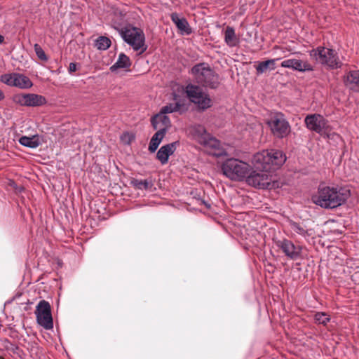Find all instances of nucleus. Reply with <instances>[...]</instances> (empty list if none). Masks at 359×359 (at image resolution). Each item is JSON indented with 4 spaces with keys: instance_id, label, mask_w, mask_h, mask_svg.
<instances>
[{
    "instance_id": "0eeeda50",
    "label": "nucleus",
    "mask_w": 359,
    "mask_h": 359,
    "mask_svg": "<svg viewBox=\"0 0 359 359\" xmlns=\"http://www.w3.org/2000/svg\"><path fill=\"white\" fill-rule=\"evenodd\" d=\"M271 132L276 137L283 139L291 132V127L282 113L271 111Z\"/></svg>"
},
{
    "instance_id": "f704fd0d",
    "label": "nucleus",
    "mask_w": 359,
    "mask_h": 359,
    "mask_svg": "<svg viewBox=\"0 0 359 359\" xmlns=\"http://www.w3.org/2000/svg\"><path fill=\"white\" fill-rule=\"evenodd\" d=\"M114 21H116V22H118H118H119V23H123V25H122V27H125L126 26V25H125V24H126V20L122 18V16H121V15H120V16H117V15H116L115 18H114V19L113 20V21H112V27H114Z\"/></svg>"
},
{
    "instance_id": "9b49d317",
    "label": "nucleus",
    "mask_w": 359,
    "mask_h": 359,
    "mask_svg": "<svg viewBox=\"0 0 359 359\" xmlns=\"http://www.w3.org/2000/svg\"><path fill=\"white\" fill-rule=\"evenodd\" d=\"M1 80L8 86L22 89H27L32 86V82L27 76L18 73L4 74Z\"/></svg>"
},
{
    "instance_id": "39448f33",
    "label": "nucleus",
    "mask_w": 359,
    "mask_h": 359,
    "mask_svg": "<svg viewBox=\"0 0 359 359\" xmlns=\"http://www.w3.org/2000/svg\"><path fill=\"white\" fill-rule=\"evenodd\" d=\"M309 55L317 63L327 66L332 69L340 68L341 66L337 53L332 48L318 46L309 51Z\"/></svg>"
},
{
    "instance_id": "6ab92c4d",
    "label": "nucleus",
    "mask_w": 359,
    "mask_h": 359,
    "mask_svg": "<svg viewBox=\"0 0 359 359\" xmlns=\"http://www.w3.org/2000/svg\"><path fill=\"white\" fill-rule=\"evenodd\" d=\"M151 125L155 130L165 129V133L170 126V120L166 114L160 111L151 118Z\"/></svg>"
},
{
    "instance_id": "e433bc0d",
    "label": "nucleus",
    "mask_w": 359,
    "mask_h": 359,
    "mask_svg": "<svg viewBox=\"0 0 359 359\" xmlns=\"http://www.w3.org/2000/svg\"><path fill=\"white\" fill-rule=\"evenodd\" d=\"M272 176L271 175V177ZM280 187V182H277V181H275V180H272L271 179V189H276V188H278Z\"/></svg>"
},
{
    "instance_id": "4be33fe9",
    "label": "nucleus",
    "mask_w": 359,
    "mask_h": 359,
    "mask_svg": "<svg viewBox=\"0 0 359 359\" xmlns=\"http://www.w3.org/2000/svg\"><path fill=\"white\" fill-rule=\"evenodd\" d=\"M224 41L229 47H235L239 43L235 30L232 27L228 26L224 31Z\"/></svg>"
},
{
    "instance_id": "f03ea898",
    "label": "nucleus",
    "mask_w": 359,
    "mask_h": 359,
    "mask_svg": "<svg viewBox=\"0 0 359 359\" xmlns=\"http://www.w3.org/2000/svg\"><path fill=\"white\" fill-rule=\"evenodd\" d=\"M123 23L114 22V28L117 30L125 42L130 45L134 50H140L143 53L147 48L145 45V36L143 31L130 25L121 27Z\"/></svg>"
},
{
    "instance_id": "6e6552de",
    "label": "nucleus",
    "mask_w": 359,
    "mask_h": 359,
    "mask_svg": "<svg viewBox=\"0 0 359 359\" xmlns=\"http://www.w3.org/2000/svg\"><path fill=\"white\" fill-rule=\"evenodd\" d=\"M35 314L37 323L46 330H50L53 327V321L51 314L50 304L41 300L36 306Z\"/></svg>"
},
{
    "instance_id": "4468645a",
    "label": "nucleus",
    "mask_w": 359,
    "mask_h": 359,
    "mask_svg": "<svg viewBox=\"0 0 359 359\" xmlns=\"http://www.w3.org/2000/svg\"><path fill=\"white\" fill-rule=\"evenodd\" d=\"M252 163L256 169L268 172L269 170V151L264 149L255 154Z\"/></svg>"
},
{
    "instance_id": "dca6fc26",
    "label": "nucleus",
    "mask_w": 359,
    "mask_h": 359,
    "mask_svg": "<svg viewBox=\"0 0 359 359\" xmlns=\"http://www.w3.org/2000/svg\"><path fill=\"white\" fill-rule=\"evenodd\" d=\"M179 145L180 142L178 141H175L162 146L156 154V158L162 165L166 164L168 161L169 156L173 154L177 147Z\"/></svg>"
},
{
    "instance_id": "f3484780",
    "label": "nucleus",
    "mask_w": 359,
    "mask_h": 359,
    "mask_svg": "<svg viewBox=\"0 0 359 359\" xmlns=\"http://www.w3.org/2000/svg\"><path fill=\"white\" fill-rule=\"evenodd\" d=\"M195 130L200 136H201V144L207 148L218 149L220 146V142L215 137H210L206 134V131L203 126H197L195 127Z\"/></svg>"
},
{
    "instance_id": "bb28decb",
    "label": "nucleus",
    "mask_w": 359,
    "mask_h": 359,
    "mask_svg": "<svg viewBox=\"0 0 359 359\" xmlns=\"http://www.w3.org/2000/svg\"><path fill=\"white\" fill-rule=\"evenodd\" d=\"M111 46V40L106 36H100L95 41V46L99 50H107Z\"/></svg>"
},
{
    "instance_id": "20e7f679",
    "label": "nucleus",
    "mask_w": 359,
    "mask_h": 359,
    "mask_svg": "<svg viewBox=\"0 0 359 359\" xmlns=\"http://www.w3.org/2000/svg\"><path fill=\"white\" fill-rule=\"evenodd\" d=\"M251 170L252 168L248 163L237 158H229L222 165L223 174L235 181H242L245 179Z\"/></svg>"
},
{
    "instance_id": "7c9ffc66",
    "label": "nucleus",
    "mask_w": 359,
    "mask_h": 359,
    "mask_svg": "<svg viewBox=\"0 0 359 359\" xmlns=\"http://www.w3.org/2000/svg\"><path fill=\"white\" fill-rule=\"evenodd\" d=\"M132 184L138 189H148L152 187L151 182L147 180H134Z\"/></svg>"
},
{
    "instance_id": "393cba45",
    "label": "nucleus",
    "mask_w": 359,
    "mask_h": 359,
    "mask_svg": "<svg viewBox=\"0 0 359 359\" xmlns=\"http://www.w3.org/2000/svg\"><path fill=\"white\" fill-rule=\"evenodd\" d=\"M131 65L130 60L124 53H121L117 61L110 67L111 72H115L118 69L128 68Z\"/></svg>"
},
{
    "instance_id": "a878e982",
    "label": "nucleus",
    "mask_w": 359,
    "mask_h": 359,
    "mask_svg": "<svg viewBox=\"0 0 359 359\" xmlns=\"http://www.w3.org/2000/svg\"><path fill=\"white\" fill-rule=\"evenodd\" d=\"M291 229L296 233L302 236L304 238H309L312 236V229H307L297 222H292L290 223Z\"/></svg>"
},
{
    "instance_id": "f257e3e1",
    "label": "nucleus",
    "mask_w": 359,
    "mask_h": 359,
    "mask_svg": "<svg viewBox=\"0 0 359 359\" xmlns=\"http://www.w3.org/2000/svg\"><path fill=\"white\" fill-rule=\"evenodd\" d=\"M350 191L320 184L317 192L311 197L316 205L326 209H334L341 206L350 197Z\"/></svg>"
},
{
    "instance_id": "58836bf2",
    "label": "nucleus",
    "mask_w": 359,
    "mask_h": 359,
    "mask_svg": "<svg viewBox=\"0 0 359 359\" xmlns=\"http://www.w3.org/2000/svg\"><path fill=\"white\" fill-rule=\"evenodd\" d=\"M4 36L0 34V43H2L4 42Z\"/></svg>"
},
{
    "instance_id": "473e14b6",
    "label": "nucleus",
    "mask_w": 359,
    "mask_h": 359,
    "mask_svg": "<svg viewBox=\"0 0 359 359\" xmlns=\"http://www.w3.org/2000/svg\"><path fill=\"white\" fill-rule=\"evenodd\" d=\"M34 51L37 57L42 61H47L48 57L46 56L43 48L38 44L36 43L34 46Z\"/></svg>"
},
{
    "instance_id": "b1692460",
    "label": "nucleus",
    "mask_w": 359,
    "mask_h": 359,
    "mask_svg": "<svg viewBox=\"0 0 359 359\" xmlns=\"http://www.w3.org/2000/svg\"><path fill=\"white\" fill-rule=\"evenodd\" d=\"M165 133H165V129H159L153 135L149 144V151L151 153H154L156 151Z\"/></svg>"
},
{
    "instance_id": "423d86ee",
    "label": "nucleus",
    "mask_w": 359,
    "mask_h": 359,
    "mask_svg": "<svg viewBox=\"0 0 359 359\" xmlns=\"http://www.w3.org/2000/svg\"><path fill=\"white\" fill-rule=\"evenodd\" d=\"M186 93L190 101L196 104L200 109L205 110L212 105V101L209 95L204 93L198 86L187 85Z\"/></svg>"
},
{
    "instance_id": "412c9836",
    "label": "nucleus",
    "mask_w": 359,
    "mask_h": 359,
    "mask_svg": "<svg viewBox=\"0 0 359 359\" xmlns=\"http://www.w3.org/2000/svg\"><path fill=\"white\" fill-rule=\"evenodd\" d=\"M286 159V155L283 151L271 150V170L281 168Z\"/></svg>"
},
{
    "instance_id": "72a5a7b5",
    "label": "nucleus",
    "mask_w": 359,
    "mask_h": 359,
    "mask_svg": "<svg viewBox=\"0 0 359 359\" xmlns=\"http://www.w3.org/2000/svg\"><path fill=\"white\" fill-rule=\"evenodd\" d=\"M135 140V135L130 133H123L121 136V140L124 144L129 145Z\"/></svg>"
},
{
    "instance_id": "c756f323",
    "label": "nucleus",
    "mask_w": 359,
    "mask_h": 359,
    "mask_svg": "<svg viewBox=\"0 0 359 359\" xmlns=\"http://www.w3.org/2000/svg\"><path fill=\"white\" fill-rule=\"evenodd\" d=\"M0 346L5 350L10 351L13 353H17L19 349L18 346L15 344L10 341L8 339H4L0 342Z\"/></svg>"
},
{
    "instance_id": "2f4dec72",
    "label": "nucleus",
    "mask_w": 359,
    "mask_h": 359,
    "mask_svg": "<svg viewBox=\"0 0 359 359\" xmlns=\"http://www.w3.org/2000/svg\"><path fill=\"white\" fill-rule=\"evenodd\" d=\"M255 67L257 70V74H261L263 72H264L265 71H266L268 69V68L269 67V60H266L264 62H256V64L255 65Z\"/></svg>"
},
{
    "instance_id": "37998d69",
    "label": "nucleus",
    "mask_w": 359,
    "mask_h": 359,
    "mask_svg": "<svg viewBox=\"0 0 359 359\" xmlns=\"http://www.w3.org/2000/svg\"><path fill=\"white\" fill-rule=\"evenodd\" d=\"M0 359H4V357L2 356H0Z\"/></svg>"
},
{
    "instance_id": "79ce46f5",
    "label": "nucleus",
    "mask_w": 359,
    "mask_h": 359,
    "mask_svg": "<svg viewBox=\"0 0 359 359\" xmlns=\"http://www.w3.org/2000/svg\"><path fill=\"white\" fill-rule=\"evenodd\" d=\"M266 123L269 125V121H266Z\"/></svg>"
},
{
    "instance_id": "5701e85b",
    "label": "nucleus",
    "mask_w": 359,
    "mask_h": 359,
    "mask_svg": "<svg viewBox=\"0 0 359 359\" xmlns=\"http://www.w3.org/2000/svg\"><path fill=\"white\" fill-rule=\"evenodd\" d=\"M19 143L22 146L32 149L36 148L41 144L40 137L38 135L31 137L22 136L19 139Z\"/></svg>"
},
{
    "instance_id": "2eb2a0df",
    "label": "nucleus",
    "mask_w": 359,
    "mask_h": 359,
    "mask_svg": "<svg viewBox=\"0 0 359 359\" xmlns=\"http://www.w3.org/2000/svg\"><path fill=\"white\" fill-rule=\"evenodd\" d=\"M277 245L281 248L286 256L292 259H296L300 255L302 248L299 246L294 245L289 240L279 241Z\"/></svg>"
},
{
    "instance_id": "ddd939ff",
    "label": "nucleus",
    "mask_w": 359,
    "mask_h": 359,
    "mask_svg": "<svg viewBox=\"0 0 359 359\" xmlns=\"http://www.w3.org/2000/svg\"><path fill=\"white\" fill-rule=\"evenodd\" d=\"M281 66L286 68H290L294 70L304 72L313 71V66L308 61H303L299 59H287L281 62Z\"/></svg>"
},
{
    "instance_id": "a211bd4d",
    "label": "nucleus",
    "mask_w": 359,
    "mask_h": 359,
    "mask_svg": "<svg viewBox=\"0 0 359 359\" xmlns=\"http://www.w3.org/2000/svg\"><path fill=\"white\" fill-rule=\"evenodd\" d=\"M170 18L182 35H189L192 33V29L185 18H181L177 13H172Z\"/></svg>"
},
{
    "instance_id": "c9c22d12",
    "label": "nucleus",
    "mask_w": 359,
    "mask_h": 359,
    "mask_svg": "<svg viewBox=\"0 0 359 359\" xmlns=\"http://www.w3.org/2000/svg\"><path fill=\"white\" fill-rule=\"evenodd\" d=\"M68 71L69 73H73L76 71V64L71 62L69 66Z\"/></svg>"
},
{
    "instance_id": "ea45409f",
    "label": "nucleus",
    "mask_w": 359,
    "mask_h": 359,
    "mask_svg": "<svg viewBox=\"0 0 359 359\" xmlns=\"http://www.w3.org/2000/svg\"><path fill=\"white\" fill-rule=\"evenodd\" d=\"M213 154L216 155V156H219V155H220V153L219 152H218V153L215 152Z\"/></svg>"
},
{
    "instance_id": "4c0bfd02",
    "label": "nucleus",
    "mask_w": 359,
    "mask_h": 359,
    "mask_svg": "<svg viewBox=\"0 0 359 359\" xmlns=\"http://www.w3.org/2000/svg\"><path fill=\"white\" fill-rule=\"evenodd\" d=\"M4 99V92L0 89V101Z\"/></svg>"
},
{
    "instance_id": "f8f14e48",
    "label": "nucleus",
    "mask_w": 359,
    "mask_h": 359,
    "mask_svg": "<svg viewBox=\"0 0 359 359\" xmlns=\"http://www.w3.org/2000/svg\"><path fill=\"white\" fill-rule=\"evenodd\" d=\"M248 184L259 188V189H268L269 186V180L267 172L261 171H250L245 178Z\"/></svg>"
},
{
    "instance_id": "cd10ccee",
    "label": "nucleus",
    "mask_w": 359,
    "mask_h": 359,
    "mask_svg": "<svg viewBox=\"0 0 359 359\" xmlns=\"http://www.w3.org/2000/svg\"><path fill=\"white\" fill-rule=\"evenodd\" d=\"M314 320L316 323L326 325L330 321V318L325 312H317L314 315Z\"/></svg>"
},
{
    "instance_id": "1a4fd4ad",
    "label": "nucleus",
    "mask_w": 359,
    "mask_h": 359,
    "mask_svg": "<svg viewBox=\"0 0 359 359\" xmlns=\"http://www.w3.org/2000/svg\"><path fill=\"white\" fill-rule=\"evenodd\" d=\"M304 123L309 130L320 135L326 134L330 128L328 121L319 114L306 115Z\"/></svg>"
},
{
    "instance_id": "9d476101",
    "label": "nucleus",
    "mask_w": 359,
    "mask_h": 359,
    "mask_svg": "<svg viewBox=\"0 0 359 359\" xmlns=\"http://www.w3.org/2000/svg\"><path fill=\"white\" fill-rule=\"evenodd\" d=\"M13 100L17 104L26 107H40L46 104L44 96L34 93L18 94Z\"/></svg>"
},
{
    "instance_id": "aec40b11",
    "label": "nucleus",
    "mask_w": 359,
    "mask_h": 359,
    "mask_svg": "<svg viewBox=\"0 0 359 359\" xmlns=\"http://www.w3.org/2000/svg\"><path fill=\"white\" fill-rule=\"evenodd\" d=\"M344 83L349 89L359 93V70H351L347 72Z\"/></svg>"
},
{
    "instance_id": "7ed1b4c3",
    "label": "nucleus",
    "mask_w": 359,
    "mask_h": 359,
    "mask_svg": "<svg viewBox=\"0 0 359 359\" xmlns=\"http://www.w3.org/2000/svg\"><path fill=\"white\" fill-rule=\"evenodd\" d=\"M191 73L195 81L203 87L216 89L219 86V75L206 63L196 64Z\"/></svg>"
},
{
    "instance_id": "c85d7f7f",
    "label": "nucleus",
    "mask_w": 359,
    "mask_h": 359,
    "mask_svg": "<svg viewBox=\"0 0 359 359\" xmlns=\"http://www.w3.org/2000/svg\"><path fill=\"white\" fill-rule=\"evenodd\" d=\"M181 106H182V104L178 102H176L175 103H170L169 104H167V105L163 107L161 109L160 111H161L163 114H165L177 111L180 109Z\"/></svg>"
},
{
    "instance_id": "a19ab883",
    "label": "nucleus",
    "mask_w": 359,
    "mask_h": 359,
    "mask_svg": "<svg viewBox=\"0 0 359 359\" xmlns=\"http://www.w3.org/2000/svg\"><path fill=\"white\" fill-rule=\"evenodd\" d=\"M273 62H274V60H270L271 65L272 63H273Z\"/></svg>"
}]
</instances>
